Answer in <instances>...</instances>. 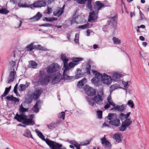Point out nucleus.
Returning <instances> with one entry per match:
<instances>
[{"label": "nucleus", "mask_w": 149, "mask_h": 149, "mask_svg": "<svg viewBox=\"0 0 149 149\" xmlns=\"http://www.w3.org/2000/svg\"><path fill=\"white\" fill-rule=\"evenodd\" d=\"M27 109L24 108L22 104L19 107V111L20 114H17L14 117L19 122H22L23 124L27 125H33L35 123L32 120L34 117L33 114H31L29 116V118H28V117L25 114V112L27 111Z\"/></svg>", "instance_id": "f257e3e1"}, {"label": "nucleus", "mask_w": 149, "mask_h": 149, "mask_svg": "<svg viewBox=\"0 0 149 149\" xmlns=\"http://www.w3.org/2000/svg\"><path fill=\"white\" fill-rule=\"evenodd\" d=\"M63 79L62 74L57 72L52 74L45 75L44 76H40L39 81L42 85H46L49 83L52 84H55L58 83Z\"/></svg>", "instance_id": "f03ea898"}, {"label": "nucleus", "mask_w": 149, "mask_h": 149, "mask_svg": "<svg viewBox=\"0 0 149 149\" xmlns=\"http://www.w3.org/2000/svg\"><path fill=\"white\" fill-rule=\"evenodd\" d=\"M105 95L103 92L100 91L97 93V94L95 95L93 98L86 97L87 102L88 104L92 106L96 107V104L102 105L104 99Z\"/></svg>", "instance_id": "7ed1b4c3"}, {"label": "nucleus", "mask_w": 149, "mask_h": 149, "mask_svg": "<svg viewBox=\"0 0 149 149\" xmlns=\"http://www.w3.org/2000/svg\"><path fill=\"white\" fill-rule=\"evenodd\" d=\"M37 136L42 140L45 141L49 146L50 149H66L65 148H61L62 145L52 141L49 139L45 138V136L39 130L36 129L35 130Z\"/></svg>", "instance_id": "20e7f679"}, {"label": "nucleus", "mask_w": 149, "mask_h": 149, "mask_svg": "<svg viewBox=\"0 0 149 149\" xmlns=\"http://www.w3.org/2000/svg\"><path fill=\"white\" fill-rule=\"evenodd\" d=\"M61 59L64 65L63 68V73L62 74L63 79H73L74 76H69V68L67 64L68 61V59L66 56L65 54H61Z\"/></svg>", "instance_id": "39448f33"}, {"label": "nucleus", "mask_w": 149, "mask_h": 149, "mask_svg": "<svg viewBox=\"0 0 149 149\" xmlns=\"http://www.w3.org/2000/svg\"><path fill=\"white\" fill-rule=\"evenodd\" d=\"M42 91V89L40 88H36L33 93L30 95L29 98L26 100V102L28 104L31 103L32 100L34 99L37 101Z\"/></svg>", "instance_id": "423d86ee"}, {"label": "nucleus", "mask_w": 149, "mask_h": 149, "mask_svg": "<svg viewBox=\"0 0 149 149\" xmlns=\"http://www.w3.org/2000/svg\"><path fill=\"white\" fill-rule=\"evenodd\" d=\"M107 118L109 120L108 123L111 125L118 127L120 124V121L118 119V116L116 113L109 114Z\"/></svg>", "instance_id": "0eeeda50"}, {"label": "nucleus", "mask_w": 149, "mask_h": 149, "mask_svg": "<svg viewBox=\"0 0 149 149\" xmlns=\"http://www.w3.org/2000/svg\"><path fill=\"white\" fill-rule=\"evenodd\" d=\"M92 72L95 77L91 80L92 83L96 86H99L100 85L102 74L94 70H92Z\"/></svg>", "instance_id": "6e6552de"}, {"label": "nucleus", "mask_w": 149, "mask_h": 149, "mask_svg": "<svg viewBox=\"0 0 149 149\" xmlns=\"http://www.w3.org/2000/svg\"><path fill=\"white\" fill-rule=\"evenodd\" d=\"M9 65L10 66V71L9 77L8 78V80L7 82V83L8 84H10L11 82H13L14 79L15 77V74H16V72H15V69L14 66L15 65V62L11 61L9 62Z\"/></svg>", "instance_id": "1a4fd4ad"}, {"label": "nucleus", "mask_w": 149, "mask_h": 149, "mask_svg": "<svg viewBox=\"0 0 149 149\" xmlns=\"http://www.w3.org/2000/svg\"><path fill=\"white\" fill-rule=\"evenodd\" d=\"M59 68V65L57 63H53L47 68V72L49 74L52 73L58 70Z\"/></svg>", "instance_id": "9d476101"}, {"label": "nucleus", "mask_w": 149, "mask_h": 149, "mask_svg": "<svg viewBox=\"0 0 149 149\" xmlns=\"http://www.w3.org/2000/svg\"><path fill=\"white\" fill-rule=\"evenodd\" d=\"M116 14L115 13H113L110 15L109 16V19L110 23L108 25H106V26H109L110 23H112L113 28L116 29L117 26V17H116Z\"/></svg>", "instance_id": "9b49d317"}, {"label": "nucleus", "mask_w": 149, "mask_h": 149, "mask_svg": "<svg viewBox=\"0 0 149 149\" xmlns=\"http://www.w3.org/2000/svg\"><path fill=\"white\" fill-rule=\"evenodd\" d=\"M46 3L45 1L43 0H38L34 2L33 4L30 5V8H33L41 7L45 6Z\"/></svg>", "instance_id": "f8f14e48"}, {"label": "nucleus", "mask_w": 149, "mask_h": 149, "mask_svg": "<svg viewBox=\"0 0 149 149\" xmlns=\"http://www.w3.org/2000/svg\"><path fill=\"white\" fill-rule=\"evenodd\" d=\"M101 81L103 84L108 85L111 83L112 79L110 76L104 74L103 75L102 74Z\"/></svg>", "instance_id": "ddd939ff"}, {"label": "nucleus", "mask_w": 149, "mask_h": 149, "mask_svg": "<svg viewBox=\"0 0 149 149\" xmlns=\"http://www.w3.org/2000/svg\"><path fill=\"white\" fill-rule=\"evenodd\" d=\"M84 90L85 92L89 96L95 95L96 92L95 89L88 86H86L84 88Z\"/></svg>", "instance_id": "4468645a"}, {"label": "nucleus", "mask_w": 149, "mask_h": 149, "mask_svg": "<svg viewBox=\"0 0 149 149\" xmlns=\"http://www.w3.org/2000/svg\"><path fill=\"white\" fill-rule=\"evenodd\" d=\"M101 141L102 144L105 148L109 149L111 148V144L106 139L105 135L101 139Z\"/></svg>", "instance_id": "2eb2a0df"}, {"label": "nucleus", "mask_w": 149, "mask_h": 149, "mask_svg": "<svg viewBox=\"0 0 149 149\" xmlns=\"http://www.w3.org/2000/svg\"><path fill=\"white\" fill-rule=\"evenodd\" d=\"M103 7H104V5L100 1H97L95 2L94 4V8L95 10L96 13H98L99 10H100Z\"/></svg>", "instance_id": "dca6fc26"}, {"label": "nucleus", "mask_w": 149, "mask_h": 149, "mask_svg": "<svg viewBox=\"0 0 149 149\" xmlns=\"http://www.w3.org/2000/svg\"><path fill=\"white\" fill-rule=\"evenodd\" d=\"M6 98L8 100L11 101L16 104H18L19 102V99L14 97L12 95H8Z\"/></svg>", "instance_id": "f3484780"}, {"label": "nucleus", "mask_w": 149, "mask_h": 149, "mask_svg": "<svg viewBox=\"0 0 149 149\" xmlns=\"http://www.w3.org/2000/svg\"><path fill=\"white\" fill-rule=\"evenodd\" d=\"M122 75L120 73L116 72L112 74L111 76L112 80L115 81H118L120 80Z\"/></svg>", "instance_id": "a211bd4d"}, {"label": "nucleus", "mask_w": 149, "mask_h": 149, "mask_svg": "<svg viewBox=\"0 0 149 149\" xmlns=\"http://www.w3.org/2000/svg\"><path fill=\"white\" fill-rule=\"evenodd\" d=\"M96 13V11L90 13L89 15V18L88 20L89 21H91V20L94 21L97 18L98 13Z\"/></svg>", "instance_id": "6ab92c4d"}, {"label": "nucleus", "mask_w": 149, "mask_h": 149, "mask_svg": "<svg viewBox=\"0 0 149 149\" xmlns=\"http://www.w3.org/2000/svg\"><path fill=\"white\" fill-rule=\"evenodd\" d=\"M41 103V102L40 100H38L36 102L33 108H32V110H33L34 112L37 113L38 112L39 109L38 107L40 106Z\"/></svg>", "instance_id": "aec40b11"}, {"label": "nucleus", "mask_w": 149, "mask_h": 149, "mask_svg": "<svg viewBox=\"0 0 149 149\" xmlns=\"http://www.w3.org/2000/svg\"><path fill=\"white\" fill-rule=\"evenodd\" d=\"M114 108L111 109V110L115 109L120 112L123 111L125 109L126 106L125 104H123L121 106L118 105H115Z\"/></svg>", "instance_id": "412c9836"}, {"label": "nucleus", "mask_w": 149, "mask_h": 149, "mask_svg": "<svg viewBox=\"0 0 149 149\" xmlns=\"http://www.w3.org/2000/svg\"><path fill=\"white\" fill-rule=\"evenodd\" d=\"M42 17V15L39 12H38L35 16L31 18L30 19L32 20L33 22H35L38 21Z\"/></svg>", "instance_id": "4be33fe9"}, {"label": "nucleus", "mask_w": 149, "mask_h": 149, "mask_svg": "<svg viewBox=\"0 0 149 149\" xmlns=\"http://www.w3.org/2000/svg\"><path fill=\"white\" fill-rule=\"evenodd\" d=\"M26 85L23 84H20L19 87V91H22L25 90L26 88L28 87L29 86L30 83L26 82Z\"/></svg>", "instance_id": "5701e85b"}, {"label": "nucleus", "mask_w": 149, "mask_h": 149, "mask_svg": "<svg viewBox=\"0 0 149 149\" xmlns=\"http://www.w3.org/2000/svg\"><path fill=\"white\" fill-rule=\"evenodd\" d=\"M113 138L115 141L117 143H121L122 141V140L120 137V134L118 133L115 134L113 137Z\"/></svg>", "instance_id": "b1692460"}, {"label": "nucleus", "mask_w": 149, "mask_h": 149, "mask_svg": "<svg viewBox=\"0 0 149 149\" xmlns=\"http://www.w3.org/2000/svg\"><path fill=\"white\" fill-rule=\"evenodd\" d=\"M34 43L31 42L29 45H27L26 47V51H27L30 52L36 48L37 46L33 45Z\"/></svg>", "instance_id": "393cba45"}, {"label": "nucleus", "mask_w": 149, "mask_h": 149, "mask_svg": "<svg viewBox=\"0 0 149 149\" xmlns=\"http://www.w3.org/2000/svg\"><path fill=\"white\" fill-rule=\"evenodd\" d=\"M29 64L28 67L29 68H36L37 65L36 63L33 61H29Z\"/></svg>", "instance_id": "a878e982"}, {"label": "nucleus", "mask_w": 149, "mask_h": 149, "mask_svg": "<svg viewBox=\"0 0 149 149\" xmlns=\"http://www.w3.org/2000/svg\"><path fill=\"white\" fill-rule=\"evenodd\" d=\"M63 9L61 8H60L59 9L54 11L53 13L54 16H57L58 17H59L63 14Z\"/></svg>", "instance_id": "bb28decb"}, {"label": "nucleus", "mask_w": 149, "mask_h": 149, "mask_svg": "<svg viewBox=\"0 0 149 149\" xmlns=\"http://www.w3.org/2000/svg\"><path fill=\"white\" fill-rule=\"evenodd\" d=\"M23 135L28 138H31L33 139L31 131L28 129H26L24 130Z\"/></svg>", "instance_id": "cd10ccee"}, {"label": "nucleus", "mask_w": 149, "mask_h": 149, "mask_svg": "<svg viewBox=\"0 0 149 149\" xmlns=\"http://www.w3.org/2000/svg\"><path fill=\"white\" fill-rule=\"evenodd\" d=\"M92 26V24H90L89 23H87L86 24L79 26L77 27V29H82L84 30L87 28H90Z\"/></svg>", "instance_id": "c85d7f7f"}, {"label": "nucleus", "mask_w": 149, "mask_h": 149, "mask_svg": "<svg viewBox=\"0 0 149 149\" xmlns=\"http://www.w3.org/2000/svg\"><path fill=\"white\" fill-rule=\"evenodd\" d=\"M131 113L130 112H128L126 114H125L123 113H121L120 114V118L123 120V119H127Z\"/></svg>", "instance_id": "c756f323"}, {"label": "nucleus", "mask_w": 149, "mask_h": 149, "mask_svg": "<svg viewBox=\"0 0 149 149\" xmlns=\"http://www.w3.org/2000/svg\"><path fill=\"white\" fill-rule=\"evenodd\" d=\"M77 73L75 75V79H77L80 77H81L84 75L83 74L81 73V70L79 69H77Z\"/></svg>", "instance_id": "7c9ffc66"}, {"label": "nucleus", "mask_w": 149, "mask_h": 149, "mask_svg": "<svg viewBox=\"0 0 149 149\" xmlns=\"http://www.w3.org/2000/svg\"><path fill=\"white\" fill-rule=\"evenodd\" d=\"M91 65L89 63L86 64V67L85 68V72L89 74L90 73Z\"/></svg>", "instance_id": "2f4dec72"}, {"label": "nucleus", "mask_w": 149, "mask_h": 149, "mask_svg": "<svg viewBox=\"0 0 149 149\" xmlns=\"http://www.w3.org/2000/svg\"><path fill=\"white\" fill-rule=\"evenodd\" d=\"M123 123L127 127L132 123V121L129 118L126 119Z\"/></svg>", "instance_id": "473e14b6"}, {"label": "nucleus", "mask_w": 149, "mask_h": 149, "mask_svg": "<svg viewBox=\"0 0 149 149\" xmlns=\"http://www.w3.org/2000/svg\"><path fill=\"white\" fill-rule=\"evenodd\" d=\"M83 60V58L78 57H73L72 59L73 62L75 64L77 63V65L79 63V61H82Z\"/></svg>", "instance_id": "72a5a7b5"}, {"label": "nucleus", "mask_w": 149, "mask_h": 149, "mask_svg": "<svg viewBox=\"0 0 149 149\" xmlns=\"http://www.w3.org/2000/svg\"><path fill=\"white\" fill-rule=\"evenodd\" d=\"M112 40L114 44L119 45L121 43L120 40L116 37H113Z\"/></svg>", "instance_id": "f704fd0d"}, {"label": "nucleus", "mask_w": 149, "mask_h": 149, "mask_svg": "<svg viewBox=\"0 0 149 149\" xmlns=\"http://www.w3.org/2000/svg\"><path fill=\"white\" fill-rule=\"evenodd\" d=\"M86 82V79L84 78L79 81L77 83V86L80 87L84 85V84Z\"/></svg>", "instance_id": "c9c22d12"}, {"label": "nucleus", "mask_w": 149, "mask_h": 149, "mask_svg": "<svg viewBox=\"0 0 149 149\" xmlns=\"http://www.w3.org/2000/svg\"><path fill=\"white\" fill-rule=\"evenodd\" d=\"M0 6V13L2 14H6L9 12V11L6 8H1Z\"/></svg>", "instance_id": "e433bc0d"}, {"label": "nucleus", "mask_w": 149, "mask_h": 149, "mask_svg": "<svg viewBox=\"0 0 149 149\" xmlns=\"http://www.w3.org/2000/svg\"><path fill=\"white\" fill-rule=\"evenodd\" d=\"M107 101L110 104L112 105L113 107L115 106V104L113 102L111 98V96L109 95L107 98Z\"/></svg>", "instance_id": "4c0bfd02"}, {"label": "nucleus", "mask_w": 149, "mask_h": 149, "mask_svg": "<svg viewBox=\"0 0 149 149\" xmlns=\"http://www.w3.org/2000/svg\"><path fill=\"white\" fill-rule=\"evenodd\" d=\"M57 19L55 17H45L44 19H43V20H45L49 22H51L54 20H56Z\"/></svg>", "instance_id": "58836bf2"}, {"label": "nucleus", "mask_w": 149, "mask_h": 149, "mask_svg": "<svg viewBox=\"0 0 149 149\" xmlns=\"http://www.w3.org/2000/svg\"><path fill=\"white\" fill-rule=\"evenodd\" d=\"M56 123H52L49 125H47V127L50 129L55 128L56 127Z\"/></svg>", "instance_id": "ea45409f"}, {"label": "nucleus", "mask_w": 149, "mask_h": 149, "mask_svg": "<svg viewBox=\"0 0 149 149\" xmlns=\"http://www.w3.org/2000/svg\"><path fill=\"white\" fill-rule=\"evenodd\" d=\"M127 127L123 123L121 126L119 127V130L121 131H125Z\"/></svg>", "instance_id": "a19ab883"}, {"label": "nucleus", "mask_w": 149, "mask_h": 149, "mask_svg": "<svg viewBox=\"0 0 149 149\" xmlns=\"http://www.w3.org/2000/svg\"><path fill=\"white\" fill-rule=\"evenodd\" d=\"M127 104L128 105L132 108H133L134 106L133 101L130 100L128 101Z\"/></svg>", "instance_id": "79ce46f5"}, {"label": "nucleus", "mask_w": 149, "mask_h": 149, "mask_svg": "<svg viewBox=\"0 0 149 149\" xmlns=\"http://www.w3.org/2000/svg\"><path fill=\"white\" fill-rule=\"evenodd\" d=\"M102 111L98 110L97 111V115L98 118L101 119L102 118Z\"/></svg>", "instance_id": "37998d69"}, {"label": "nucleus", "mask_w": 149, "mask_h": 149, "mask_svg": "<svg viewBox=\"0 0 149 149\" xmlns=\"http://www.w3.org/2000/svg\"><path fill=\"white\" fill-rule=\"evenodd\" d=\"M79 34L77 33L75 34V38L74 40L75 42L76 43L78 44L79 42Z\"/></svg>", "instance_id": "c03bdc74"}, {"label": "nucleus", "mask_w": 149, "mask_h": 149, "mask_svg": "<svg viewBox=\"0 0 149 149\" xmlns=\"http://www.w3.org/2000/svg\"><path fill=\"white\" fill-rule=\"evenodd\" d=\"M77 65V64H75L73 62H71L69 63L68 65V68H69V70L70 68H73L76 65Z\"/></svg>", "instance_id": "a18cd8bd"}, {"label": "nucleus", "mask_w": 149, "mask_h": 149, "mask_svg": "<svg viewBox=\"0 0 149 149\" xmlns=\"http://www.w3.org/2000/svg\"><path fill=\"white\" fill-rule=\"evenodd\" d=\"M117 88V86L115 84H114L113 85H112L110 87V92L111 93L113 91L115 90Z\"/></svg>", "instance_id": "49530a36"}, {"label": "nucleus", "mask_w": 149, "mask_h": 149, "mask_svg": "<svg viewBox=\"0 0 149 149\" xmlns=\"http://www.w3.org/2000/svg\"><path fill=\"white\" fill-rule=\"evenodd\" d=\"M65 112H62L59 114L58 117L59 118H62L63 120H64L65 118Z\"/></svg>", "instance_id": "de8ad7c7"}, {"label": "nucleus", "mask_w": 149, "mask_h": 149, "mask_svg": "<svg viewBox=\"0 0 149 149\" xmlns=\"http://www.w3.org/2000/svg\"><path fill=\"white\" fill-rule=\"evenodd\" d=\"M18 5L19 7H22V8H30V5H26V4H22L20 3H18Z\"/></svg>", "instance_id": "09e8293b"}, {"label": "nucleus", "mask_w": 149, "mask_h": 149, "mask_svg": "<svg viewBox=\"0 0 149 149\" xmlns=\"http://www.w3.org/2000/svg\"><path fill=\"white\" fill-rule=\"evenodd\" d=\"M79 3L80 4H84L87 0H75Z\"/></svg>", "instance_id": "8fccbe9b"}, {"label": "nucleus", "mask_w": 149, "mask_h": 149, "mask_svg": "<svg viewBox=\"0 0 149 149\" xmlns=\"http://www.w3.org/2000/svg\"><path fill=\"white\" fill-rule=\"evenodd\" d=\"M70 143L73 145L75 147L77 146L79 144L76 142L74 141H70Z\"/></svg>", "instance_id": "3c124183"}, {"label": "nucleus", "mask_w": 149, "mask_h": 149, "mask_svg": "<svg viewBox=\"0 0 149 149\" xmlns=\"http://www.w3.org/2000/svg\"><path fill=\"white\" fill-rule=\"evenodd\" d=\"M122 84H123L124 85V87L125 88H128L129 86V85H128V82H125L124 81H122Z\"/></svg>", "instance_id": "603ef678"}, {"label": "nucleus", "mask_w": 149, "mask_h": 149, "mask_svg": "<svg viewBox=\"0 0 149 149\" xmlns=\"http://www.w3.org/2000/svg\"><path fill=\"white\" fill-rule=\"evenodd\" d=\"M87 8L90 9H91L92 8V6L91 5V2H87Z\"/></svg>", "instance_id": "864d4df0"}, {"label": "nucleus", "mask_w": 149, "mask_h": 149, "mask_svg": "<svg viewBox=\"0 0 149 149\" xmlns=\"http://www.w3.org/2000/svg\"><path fill=\"white\" fill-rule=\"evenodd\" d=\"M52 25L51 24H49L48 23H46L45 24H42L40 25V26H43L44 27H50L52 26Z\"/></svg>", "instance_id": "5fc2aeb1"}, {"label": "nucleus", "mask_w": 149, "mask_h": 149, "mask_svg": "<svg viewBox=\"0 0 149 149\" xmlns=\"http://www.w3.org/2000/svg\"><path fill=\"white\" fill-rule=\"evenodd\" d=\"M17 84H16L14 87V90H13L14 92V93H15L16 94H17Z\"/></svg>", "instance_id": "6e6d98bb"}, {"label": "nucleus", "mask_w": 149, "mask_h": 149, "mask_svg": "<svg viewBox=\"0 0 149 149\" xmlns=\"http://www.w3.org/2000/svg\"><path fill=\"white\" fill-rule=\"evenodd\" d=\"M70 23L72 25V24L74 23H76L77 24L78 23L76 21V19H75L72 18L70 21Z\"/></svg>", "instance_id": "4d7b16f0"}, {"label": "nucleus", "mask_w": 149, "mask_h": 149, "mask_svg": "<svg viewBox=\"0 0 149 149\" xmlns=\"http://www.w3.org/2000/svg\"><path fill=\"white\" fill-rule=\"evenodd\" d=\"M104 6H109V3L108 1L107 0H105L104 1Z\"/></svg>", "instance_id": "13d9d810"}, {"label": "nucleus", "mask_w": 149, "mask_h": 149, "mask_svg": "<svg viewBox=\"0 0 149 149\" xmlns=\"http://www.w3.org/2000/svg\"><path fill=\"white\" fill-rule=\"evenodd\" d=\"M47 14H49L52 13V10L51 8L48 7L47 8Z\"/></svg>", "instance_id": "bf43d9fd"}, {"label": "nucleus", "mask_w": 149, "mask_h": 149, "mask_svg": "<svg viewBox=\"0 0 149 149\" xmlns=\"http://www.w3.org/2000/svg\"><path fill=\"white\" fill-rule=\"evenodd\" d=\"M110 105H111L109 103H107L105 105L104 108L105 109H108L110 107Z\"/></svg>", "instance_id": "052dcab7"}, {"label": "nucleus", "mask_w": 149, "mask_h": 149, "mask_svg": "<svg viewBox=\"0 0 149 149\" xmlns=\"http://www.w3.org/2000/svg\"><path fill=\"white\" fill-rule=\"evenodd\" d=\"M11 88V86H10L8 88L6 87L5 88V91L7 92L8 93L10 91Z\"/></svg>", "instance_id": "680f3d73"}, {"label": "nucleus", "mask_w": 149, "mask_h": 149, "mask_svg": "<svg viewBox=\"0 0 149 149\" xmlns=\"http://www.w3.org/2000/svg\"><path fill=\"white\" fill-rule=\"evenodd\" d=\"M90 143V141H86L83 143V144L81 145L82 146L86 145L89 144Z\"/></svg>", "instance_id": "e2e57ef3"}, {"label": "nucleus", "mask_w": 149, "mask_h": 149, "mask_svg": "<svg viewBox=\"0 0 149 149\" xmlns=\"http://www.w3.org/2000/svg\"><path fill=\"white\" fill-rule=\"evenodd\" d=\"M139 13H140L141 19H143V17H144V15L142 13V12H141V11H139Z\"/></svg>", "instance_id": "0e129e2a"}, {"label": "nucleus", "mask_w": 149, "mask_h": 149, "mask_svg": "<svg viewBox=\"0 0 149 149\" xmlns=\"http://www.w3.org/2000/svg\"><path fill=\"white\" fill-rule=\"evenodd\" d=\"M78 15L76 13L73 15L72 18H74V19H76L78 17Z\"/></svg>", "instance_id": "69168bd1"}, {"label": "nucleus", "mask_w": 149, "mask_h": 149, "mask_svg": "<svg viewBox=\"0 0 149 149\" xmlns=\"http://www.w3.org/2000/svg\"><path fill=\"white\" fill-rule=\"evenodd\" d=\"M8 94V93L6 92V91H5L4 93L1 95V97H4L5 96L7 95Z\"/></svg>", "instance_id": "338daca9"}, {"label": "nucleus", "mask_w": 149, "mask_h": 149, "mask_svg": "<svg viewBox=\"0 0 149 149\" xmlns=\"http://www.w3.org/2000/svg\"><path fill=\"white\" fill-rule=\"evenodd\" d=\"M91 32V31L90 30H88L86 31L87 36H88L90 35V33Z\"/></svg>", "instance_id": "774afa93"}]
</instances>
